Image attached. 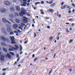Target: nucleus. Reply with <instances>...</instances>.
Instances as JSON below:
<instances>
[{"instance_id":"56","label":"nucleus","mask_w":75,"mask_h":75,"mask_svg":"<svg viewBox=\"0 0 75 75\" xmlns=\"http://www.w3.org/2000/svg\"><path fill=\"white\" fill-rule=\"evenodd\" d=\"M12 50V49L10 48L9 49V51H11Z\"/></svg>"},{"instance_id":"7","label":"nucleus","mask_w":75,"mask_h":75,"mask_svg":"<svg viewBox=\"0 0 75 75\" xmlns=\"http://www.w3.org/2000/svg\"><path fill=\"white\" fill-rule=\"evenodd\" d=\"M6 57H8L9 59H11V55L9 54L8 53L6 55Z\"/></svg>"},{"instance_id":"25","label":"nucleus","mask_w":75,"mask_h":75,"mask_svg":"<svg viewBox=\"0 0 75 75\" xmlns=\"http://www.w3.org/2000/svg\"><path fill=\"white\" fill-rule=\"evenodd\" d=\"M52 3H53V1H52L50 2H49V4H52Z\"/></svg>"},{"instance_id":"14","label":"nucleus","mask_w":75,"mask_h":75,"mask_svg":"<svg viewBox=\"0 0 75 75\" xmlns=\"http://www.w3.org/2000/svg\"><path fill=\"white\" fill-rule=\"evenodd\" d=\"M10 10H11V11H14L15 10L14 8L13 7H12L10 8Z\"/></svg>"},{"instance_id":"17","label":"nucleus","mask_w":75,"mask_h":75,"mask_svg":"<svg viewBox=\"0 0 75 75\" xmlns=\"http://www.w3.org/2000/svg\"><path fill=\"white\" fill-rule=\"evenodd\" d=\"M18 27V25H17L15 24L13 25V28L15 29L17 28Z\"/></svg>"},{"instance_id":"5","label":"nucleus","mask_w":75,"mask_h":75,"mask_svg":"<svg viewBox=\"0 0 75 75\" xmlns=\"http://www.w3.org/2000/svg\"><path fill=\"white\" fill-rule=\"evenodd\" d=\"M15 47L16 48L13 47L12 48V49H13V50H17V49H18L19 48V47L17 45H15Z\"/></svg>"},{"instance_id":"1","label":"nucleus","mask_w":75,"mask_h":75,"mask_svg":"<svg viewBox=\"0 0 75 75\" xmlns=\"http://www.w3.org/2000/svg\"><path fill=\"white\" fill-rule=\"evenodd\" d=\"M22 10L23 11H21V13H19V14L20 16H23L24 15H25V13H28L27 12H24V11H26L24 9V8H22Z\"/></svg>"},{"instance_id":"31","label":"nucleus","mask_w":75,"mask_h":75,"mask_svg":"<svg viewBox=\"0 0 75 75\" xmlns=\"http://www.w3.org/2000/svg\"><path fill=\"white\" fill-rule=\"evenodd\" d=\"M1 57H2V58H5V57L3 55H1Z\"/></svg>"},{"instance_id":"33","label":"nucleus","mask_w":75,"mask_h":75,"mask_svg":"<svg viewBox=\"0 0 75 75\" xmlns=\"http://www.w3.org/2000/svg\"><path fill=\"white\" fill-rule=\"evenodd\" d=\"M19 29H20L21 30H22L23 28H21V27H19Z\"/></svg>"},{"instance_id":"51","label":"nucleus","mask_w":75,"mask_h":75,"mask_svg":"<svg viewBox=\"0 0 75 75\" xmlns=\"http://www.w3.org/2000/svg\"><path fill=\"white\" fill-rule=\"evenodd\" d=\"M36 49H35L34 50H33V52H35V51H36Z\"/></svg>"},{"instance_id":"42","label":"nucleus","mask_w":75,"mask_h":75,"mask_svg":"<svg viewBox=\"0 0 75 75\" xmlns=\"http://www.w3.org/2000/svg\"><path fill=\"white\" fill-rule=\"evenodd\" d=\"M72 6H73L74 7H75V4H72Z\"/></svg>"},{"instance_id":"47","label":"nucleus","mask_w":75,"mask_h":75,"mask_svg":"<svg viewBox=\"0 0 75 75\" xmlns=\"http://www.w3.org/2000/svg\"><path fill=\"white\" fill-rule=\"evenodd\" d=\"M17 64V62H15V63L13 65H16V64Z\"/></svg>"},{"instance_id":"28","label":"nucleus","mask_w":75,"mask_h":75,"mask_svg":"<svg viewBox=\"0 0 75 75\" xmlns=\"http://www.w3.org/2000/svg\"><path fill=\"white\" fill-rule=\"evenodd\" d=\"M38 59V58L36 57V58L34 59V61L35 62V61H37V60Z\"/></svg>"},{"instance_id":"48","label":"nucleus","mask_w":75,"mask_h":75,"mask_svg":"<svg viewBox=\"0 0 75 75\" xmlns=\"http://www.w3.org/2000/svg\"><path fill=\"white\" fill-rule=\"evenodd\" d=\"M59 40V36L58 38H57V40Z\"/></svg>"},{"instance_id":"39","label":"nucleus","mask_w":75,"mask_h":75,"mask_svg":"<svg viewBox=\"0 0 75 75\" xmlns=\"http://www.w3.org/2000/svg\"><path fill=\"white\" fill-rule=\"evenodd\" d=\"M19 60H20V57H18L17 60V62H18Z\"/></svg>"},{"instance_id":"49","label":"nucleus","mask_w":75,"mask_h":75,"mask_svg":"<svg viewBox=\"0 0 75 75\" xmlns=\"http://www.w3.org/2000/svg\"><path fill=\"white\" fill-rule=\"evenodd\" d=\"M47 28H48V29H50V26H48L47 27Z\"/></svg>"},{"instance_id":"45","label":"nucleus","mask_w":75,"mask_h":75,"mask_svg":"<svg viewBox=\"0 0 75 75\" xmlns=\"http://www.w3.org/2000/svg\"><path fill=\"white\" fill-rule=\"evenodd\" d=\"M61 34V32H59V33H58V35H60V34Z\"/></svg>"},{"instance_id":"2","label":"nucleus","mask_w":75,"mask_h":75,"mask_svg":"<svg viewBox=\"0 0 75 75\" xmlns=\"http://www.w3.org/2000/svg\"><path fill=\"white\" fill-rule=\"evenodd\" d=\"M1 38V40H2L3 41H7L8 42H9L10 41L9 40V39H8V38H6L3 36H1L0 37Z\"/></svg>"},{"instance_id":"18","label":"nucleus","mask_w":75,"mask_h":75,"mask_svg":"<svg viewBox=\"0 0 75 75\" xmlns=\"http://www.w3.org/2000/svg\"><path fill=\"white\" fill-rule=\"evenodd\" d=\"M15 16H16L19 17V15H18V13H15Z\"/></svg>"},{"instance_id":"21","label":"nucleus","mask_w":75,"mask_h":75,"mask_svg":"<svg viewBox=\"0 0 75 75\" xmlns=\"http://www.w3.org/2000/svg\"><path fill=\"white\" fill-rule=\"evenodd\" d=\"M23 50V48L22 47V46H21V45H20V52H21V51Z\"/></svg>"},{"instance_id":"22","label":"nucleus","mask_w":75,"mask_h":75,"mask_svg":"<svg viewBox=\"0 0 75 75\" xmlns=\"http://www.w3.org/2000/svg\"><path fill=\"white\" fill-rule=\"evenodd\" d=\"M52 69L50 71L49 75H50L51 73H52Z\"/></svg>"},{"instance_id":"32","label":"nucleus","mask_w":75,"mask_h":75,"mask_svg":"<svg viewBox=\"0 0 75 75\" xmlns=\"http://www.w3.org/2000/svg\"><path fill=\"white\" fill-rule=\"evenodd\" d=\"M73 42V40H72V39L71 40H70L69 41V42L70 43H71V42Z\"/></svg>"},{"instance_id":"35","label":"nucleus","mask_w":75,"mask_h":75,"mask_svg":"<svg viewBox=\"0 0 75 75\" xmlns=\"http://www.w3.org/2000/svg\"><path fill=\"white\" fill-rule=\"evenodd\" d=\"M61 8L62 9H64V8H64V7L63 6L61 7Z\"/></svg>"},{"instance_id":"44","label":"nucleus","mask_w":75,"mask_h":75,"mask_svg":"<svg viewBox=\"0 0 75 75\" xmlns=\"http://www.w3.org/2000/svg\"><path fill=\"white\" fill-rule=\"evenodd\" d=\"M34 37L35 38V37H36V33H34Z\"/></svg>"},{"instance_id":"54","label":"nucleus","mask_w":75,"mask_h":75,"mask_svg":"<svg viewBox=\"0 0 75 75\" xmlns=\"http://www.w3.org/2000/svg\"><path fill=\"white\" fill-rule=\"evenodd\" d=\"M58 16H59V18H61V14H60L59 15H58Z\"/></svg>"},{"instance_id":"58","label":"nucleus","mask_w":75,"mask_h":75,"mask_svg":"<svg viewBox=\"0 0 75 75\" xmlns=\"http://www.w3.org/2000/svg\"><path fill=\"white\" fill-rule=\"evenodd\" d=\"M41 14H44V12H42L41 13Z\"/></svg>"},{"instance_id":"11","label":"nucleus","mask_w":75,"mask_h":75,"mask_svg":"<svg viewBox=\"0 0 75 75\" xmlns=\"http://www.w3.org/2000/svg\"><path fill=\"white\" fill-rule=\"evenodd\" d=\"M16 9L17 11H20V8L19 6H16Z\"/></svg>"},{"instance_id":"34","label":"nucleus","mask_w":75,"mask_h":75,"mask_svg":"<svg viewBox=\"0 0 75 75\" xmlns=\"http://www.w3.org/2000/svg\"><path fill=\"white\" fill-rule=\"evenodd\" d=\"M41 3L42 4H44V1H41Z\"/></svg>"},{"instance_id":"37","label":"nucleus","mask_w":75,"mask_h":75,"mask_svg":"<svg viewBox=\"0 0 75 75\" xmlns=\"http://www.w3.org/2000/svg\"><path fill=\"white\" fill-rule=\"evenodd\" d=\"M16 57L17 58H18L19 57V54H16Z\"/></svg>"},{"instance_id":"16","label":"nucleus","mask_w":75,"mask_h":75,"mask_svg":"<svg viewBox=\"0 0 75 75\" xmlns=\"http://www.w3.org/2000/svg\"><path fill=\"white\" fill-rule=\"evenodd\" d=\"M16 21L17 23H19L20 22V20L18 19H16Z\"/></svg>"},{"instance_id":"12","label":"nucleus","mask_w":75,"mask_h":75,"mask_svg":"<svg viewBox=\"0 0 75 75\" xmlns=\"http://www.w3.org/2000/svg\"><path fill=\"white\" fill-rule=\"evenodd\" d=\"M2 31L4 34H6V30L4 28H2Z\"/></svg>"},{"instance_id":"57","label":"nucleus","mask_w":75,"mask_h":75,"mask_svg":"<svg viewBox=\"0 0 75 75\" xmlns=\"http://www.w3.org/2000/svg\"><path fill=\"white\" fill-rule=\"evenodd\" d=\"M2 45H6V44L4 43H2Z\"/></svg>"},{"instance_id":"50","label":"nucleus","mask_w":75,"mask_h":75,"mask_svg":"<svg viewBox=\"0 0 75 75\" xmlns=\"http://www.w3.org/2000/svg\"><path fill=\"white\" fill-rule=\"evenodd\" d=\"M17 31H18V33H21V31H20V30H18Z\"/></svg>"},{"instance_id":"38","label":"nucleus","mask_w":75,"mask_h":75,"mask_svg":"<svg viewBox=\"0 0 75 75\" xmlns=\"http://www.w3.org/2000/svg\"><path fill=\"white\" fill-rule=\"evenodd\" d=\"M19 60H20V57H18L17 60V62H18Z\"/></svg>"},{"instance_id":"60","label":"nucleus","mask_w":75,"mask_h":75,"mask_svg":"<svg viewBox=\"0 0 75 75\" xmlns=\"http://www.w3.org/2000/svg\"><path fill=\"white\" fill-rule=\"evenodd\" d=\"M67 5H65L63 6H64V8H65V7H67Z\"/></svg>"},{"instance_id":"19","label":"nucleus","mask_w":75,"mask_h":75,"mask_svg":"<svg viewBox=\"0 0 75 75\" xmlns=\"http://www.w3.org/2000/svg\"><path fill=\"white\" fill-rule=\"evenodd\" d=\"M55 6V3H54L50 5V7H54Z\"/></svg>"},{"instance_id":"29","label":"nucleus","mask_w":75,"mask_h":75,"mask_svg":"<svg viewBox=\"0 0 75 75\" xmlns=\"http://www.w3.org/2000/svg\"><path fill=\"white\" fill-rule=\"evenodd\" d=\"M10 21H11V22H12V23H13L14 22V20L12 19H10Z\"/></svg>"},{"instance_id":"26","label":"nucleus","mask_w":75,"mask_h":75,"mask_svg":"<svg viewBox=\"0 0 75 75\" xmlns=\"http://www.w3.org/2000/svg\"><path fill=\"white\" fill-rule=\"evenodd\" d=\"M9 16L11 18H13V15L12 14L10 15Z\"/></svg>"},{"instance_id":"53","label":"nucleus","mask_w":75,"mask_h":75,"mask_svg":"<svg viewBox=\"0 0 75 75\" xmlns=\"http://www.w3.org/2000/svg\"><path fill=\"white\" fill-rule=\"evenodd\" d=\"M33 8L34 10H37V8H36V7H33Z\"/></svg>"},{"instance_id":"23","label":"nucleus","mask_w":75,"mask_h":75,"mask_svg":"<svg viewBox=\"0 0 75 75\" xmlns=\"http://www.w3.org/2000/svg\"><path fill=\"white\" fill-rule=\"evenodd\" d=\"M0 59L1 60V61H4V59L2 57H1L0 58Z\"/></svg>"},{"instance_id":"40","label":"nucleus","mask_w":75,"mask_h":75,"mask_svg":"<svg viewBox=\"0 0 75 75\" xmlns=\"http://www.w3.org/2000/svg\"><path fill=\"white\" fill-rule=\"evenodd\" d=\"M21 25H25H25L23 23H21Z\"/></svg>"},{"instance_id":"4","label":"nucleus","mask_w":75,"mask_h":75,"mask_svg":"<svg viewBox=\"0 0 75 75\" xmlns=\"http://www.w3.org/2000/svg\"><path fill=\"white\" fill-rule=\"evenodd\" d=\"M2 21L4 23H9V24H11V23H10V22L8 21H7V20H6V19L4 18H3L2 19Z\"/></svg>"},{"instance_id":"61","label":"nucleus","mask_w":75,"mask_h":75,"mask_svg":"<svg viewBox=\"0 0 75 75\" xmlns=\"http://www.w3.org/2000/svg\"><path fill=\"white\" fill-rule=\"evenodd\" d=\"M64 2H62V4H61L62 6H63V5H64Z\"/></svg>"},{"instance_id":"63","label":"nucleus","mask_w":75,"mask_h":75,"mask_svg":"<svg viewBox=\"0 0 75 75\" xmlns=\"http://www.w3.org/2000/svg\"><path fill=\"white\" fill-rule=\"evenodd\" d=\"M35 57V54H34L32 56L33 58H34Z\"/></svg>"},{"instance_id":"41","label":"nucleus","mask_w":75,"mask_h":75,"mask_svg":"<svg viewBox=\"0 0 75 75\" xmlns=\"http://www.w3.org/2000/svg\"><path fill=\"white\" fill-rule=\"evenodd\" d=\"M14 33H17V34H18V32L16 31H14Z\"/></svg>"},{"instance_id":"20","label":"nucleus","mask_w":75,"mask_h":75,"mask_svg":"<svg viewBox=\"0 0 75 75\" xmlns=\"http://www.w3.org/2000/svg\"><path fill=\"white\" fill-rule=\"evenodd\" d=\"M10 34V35H13V34H14V32H13V31H11L10 32H9Z\"/></svg>"},{"instance_id":"55","label":"nucleus","mask_w":75,"mask_h":75,"mask_svg":"<svg viewBox=\"0 0 75 75\" xmlns=\"http://www.w3.org/2000/svg\"><path fill=\"white\" fill-rule=\"evenodd\" d=\"M72 18H71L70 19H69V21H72Z\"/></svg>"},{"instance_id":"59","label":"nucleus","mask_w":75,"mask_h":75,"mask_svg":"<svg viewBox=\"0 0 75 75\" xmlns=\"http://www.w3.org/2000/svg\"><path fill=\"white\" fill-rule=\"evenodd\" d=\"M6 69H2V71H6Z\"/></svg>"},{"instance_id":"36","label":"nucleus","mask_w":75,"mask_h":75,"mask_svg":"<svg viewBox=\"0 0 75 75\" xmlns=\"http://www.w3.org/2000/svg\"><path fill=\"white\" fill-rule=\"evenodd\" d=\"M21 6H24V7H25V6H26V5L24 4H22Z\"/></svg>"},{"instance_id":"3","label":"nucleus","mask_w":75,"mask_h":75,"mask_svg":"<svg viewBox=\"0 0 75 75\" xmlns=\"http://www.w3.org/2000/svg\"><path fill=\"white\" fill-rule=\"evenodd\" d=\"M10 38L11 39V40L12 41L11 42V44H17V43L15 42V40H14V37L13 36L12 37L11 36Z\"/></svg>"},{"instance_id":"46","label":"nucleus","mask_w":75,"mask_h":75,"mask_svg":"<svg viewBox=\"0 0 75 75\" xmlns=\"http://www.w3.org/2000/svg\"><path fill=\"white\" fill-rule=\"evenodd\" d=\"M23 4L25 5V4H27V3L26 2H24L23 3Z\"/></svg>"},{"instance_id":"15","label":"nucleus","mask_w":75,"mask_h":75,"mask_svg":"<svg viewBox=\"0 0 75 75\" xmlns=\"http://www.w3.org/2000/svg\"><path fill=\"white\" fill-rule=\"evenodd\" d=\"M49 12H50V13H53L54 11V10H53V9H49Z\"/></svg>"},{"instance_id":"8","label":"nucleus","mask_w":75,"mask_h":75,"mask_svg":"<svg viewBox=\"0 0 75 75\" xmlns=\"http://www.w3.org/2000/svg\"><path fill=\"white\" fill-rule=\"evenodd\" d=\"M7 30L8 32H10L12 31V29L11 27H8L7 29Z\"/></svg>"},{"instance_id":"64","label":"nucleus","mask_w":75,"mask_h":75,"mask_svg":"<svg viewBox=\"0 0 75 75\" xmlns=\"http://www.w3.org/2000/svg\"><path fill=\"white\" fill-rule=\"evenodd\" d=\"M69 70L70 72H72V69H69Z\"/></svg>"},{"instance_id":"24","label":"nucleus","mask_w":75,"mask_h":75,"mask_svg":"<svg viewBox=\"0 0 75 75\" xmlns=\"http://www.w3.org/2000/svg\"><path fill=\"white\" fill-rule=\"evenodd\" d=\"M53 38V37H51L50 38H49V40L50 41H51V40H52V38Z\"/></svg>"},{"instance_id":"30","label":"nucleus","mask_w":75,"mask_h":75,"mask_svg":"<svg viewBox=\"0 0 75 75\" xmlns=\"http://www.w3.org/2000/svg\"><path fill=\"white\" fill-rule=\"evenodd\" d=\"M66 32H67V33H68L69 32V31L68 30V28H66Z\"/></svg>"},{"instance_id":"10","label":"nucleus","mask_w":75,"mask_h":75,"mask_svg":"<svg viewBox=\"0 0 75 75\" xmlns=\"http://www.w3.org/2000/svg\"><path fill=\"white\" fill-rule=\"evenodd\" d=\"M23 20L24 21H25V22H28V21L27 20H28V18H27V17H23Z\"/></svg>"},{"instance_id":"43","label":"nucleus","mask_w":75,"mask_h":75,"mask_svg":"<svg viewBox=\"0 0 75 75\" xmlns=\"http://www.w3.org/2000/svg\"><path fill=\"white\" fill-rule=\"evenodd\" d=\"M45 18H46V19H48L50 18L48 17H45Z\"/></svg>"},{"instance_id":"52","label":"nucleus","mask_w":75,"mask_h":75,"mask_svg":"<svg viewBox=\"0 0 75 75\" xmlns=\"http://www.w3.org/2000/svg\"><path fill=\"white\" fill-rule=\"evenodd\" d=\"M21 52V53H19V54H20V55H21V54H23V52Z\"/></svg>"},{"instance_id":"62","label":"nucleus","mask_w":75,"mask_h":75,"mask_svg":"<svg viewBox=\"0 0 75 75\" xmlns=\"http://www.w3.org/2000/svg\"><path fill=\"white\" fill-rule=\"evenodd\" d=\"M66 24H67V25H69V23H66Z\"/></svg>"},{"instance_id":"13","label":"nucleus","mask_w":75,"mask_h":75,"mask_svg":"<svg viewBox=\"0 0 75 75\" xmlns=\"http://www.w3.org/2000/svg\"><path fill=\"white\" fill-rule=\"evenodd\" d=\"M3 50L4 52H7V49L5 47H4L3 49Z\"/></svg>"},{"instance_id":"6","label":"nucleus","mask_w":75,"mask_h":75,"mask_svg":"<svg viewBox=\"0 0 75 75\" xmlns=\"http://www.w3.org/2000/svg\"><path fill=\"white\" fill-rule=\"evenodd\" d=\"M0 10L1 13H5L6 12V9L4 8H1L0 9Z\"/></svg>"},{"instance_id":"9","label":"nucleus","mask_w":75,"mask_h":75,"mask_svg":"<svg viewBox=\"0 0 75 75\" xmlns=\"http://www.w3.org/2000/svg\"><path fill=\"white\" fill-rule=\"evenodd\" d=\"M4 4L6 5H7V6H10V3L8 1H5Z\"/></svg>"},{"instance_id":"27","label":"nucleus","mask_w":75,"mask_h":75,"mask_svg":"<svg viewBox=\"0 0 75 75\" xmlns=\"http://www.w3.org/2000/svg\"><path fill=\"white\" fill-rule=\"evenodd\" d=\"M10 54H11L12 55H14V53L13 52H10Z\"/></svg>"}]
</instances>
